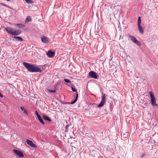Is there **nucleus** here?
Segmentation results:
<instances>
[{
    "mask_svg": "<svg viewBox=\"0 0 158 158\" xmlns=\"http://www.w3.org/2000/svg\"><path fill=\"white\" fill-rule=\"evenodd\" d=\"M102 98V100L100 103L98 105V107L100 108L103 106L106 101V96L105 94H103Z\"/></svg>",
    "mask_w": 158,
    "mask_h": 158,
    "instance_id": "nucleus-4",
    "label": "nucleus"
},
{
    "mask_svg": "<svg viewBox=\"0 0 158 158\" xmlns=\"http://www.w3.org/2000/svg\"><path fill=\"white\" fill-rule=\"evenodd\" d=\"M69 126V125H66L65 127V129H68Z\"/></svg>",
    "mask_w": 158,
    "mask_h": 158,
    "instance_id": "nucleus-28",
    "label": "nucleus"
},
{
    "mask_svg": "<svg viewBox=\"0 0 158 158\" xmlns=\"http://www.w3.org/2000/svg\"><path fill=\"white\" fill-rule=\"evenodd\" d=\"M64 81L66 83H71V81L69 79H64Z\"/></svg>",
    "mask_w": 158,
    "mask_h": 158,
    "instance_id": "nucleus-20",
    "label": "nucleus"
},
{
    "mask_svg": "<svg viewBox=\"0 0 158 158\" xmlns=\"http://www.w3.org/2000/svg\"><path fill=\"white\" fill-rule=\"evenodd\" d=\"M15 26L19 29L23 28L25 27V25L21 23L16 24Z\"/></svg>",
    "mask_w": 158,
    "mask_h": 158,
    "instance_id": "nucleus-12",
    "label": "nucleus"
},
{
    "mask_svg": "<svg viewBox=\"0 0 158 158\" xmlns=\"http://www.w3.org/2000/svg\"><path fill=\"white\" fill-rule=\"evenodd\" d=\"M20 109H21V110H22V111H23L24 109H25L23 107V106H21L20 107Z\"/></svg>",
    "mask_w": 158,
    "mask_h": 158,
    "instance_id": "nucleus-26",
    "label": "nucleus"
},
{
    "mask_svg": "<svg viewBox=\"0 0 158 158\" xmlns=\"http://www.w3.org/2000/svg\"><path fill=\"white\" fill-rule=\"evenodd\" d=\"M48 90L51 93H53L56 92V91L54 90H50L49 89Z\"/></svg>",
    "mask_w": 158,
    "mask_h": 158,
    "instance_id": "nucleus-25",
    "label": "nucleus"
},
{
    "mask_svg": "<svg viewBox=\"0 0 158 158\" xmlns=\"http://www.w3.org/2000/svg\"><path fill=\"white\" fill-rule=\"evenodd\" d=\"M138 29L139 32L142 34L144 33V31L142 27L141 26V25H138Z\"/></svg>",
    "mask_w": 158,
    "mask_h": 158,
    "instance_id": "nucleus-14",
    "label": "nucleus"
},
{
    "mask_svg": "<svg viewBox=\"0 0 158 158\" xmlns=\"http://www.w3.org/2000/svg\"><path fill=\"white\" fill-rule=\"evenodd\" d=\"M144 156V154H143V156H142V157H143V156Z\"/></svg>",
    "mask_w": 158,
    "mask_h": 158,
    "instance_id": "nucleus-31",
    "label": "nucleus"
},
{
    "mask_svg": "<svg viewBox=\"0 0 158 158\" xmlns=\"http://www.w3.org/2000/svg\"><path fill=\"white\" fill-rule=\"evenodd\" d=\"M26 2L28 4H32L33 3V2L31 0H25Z\"/></svg>",
    "mask_w": 158,
    "mask_h": 158,
    "instance_id": "nucleus-19",
    "label": "nucleus"
},
{
    "mask_svg": "<svg viewBox=\"0 0 158 158\" xmlns=\"http://www.w3.org/2000/svg\"><path fill=\"white\" fill-rule=\"evenodd\" d=\"M27 144L29 145L31 147L35 148L37 147L36 145L35 144H34L33 142L32 141L30 140L29 139H27Z\"/></svg>",
    "mask_w": 158,
    "mask_h": 158,
    "instance_id": "nucleus-7",
    "label": "nucleus"
},
{
    "mask_svg": "<svg viewBox=\"0 0 158 158\" xmlns=\"http://www.w3.org/2000/svg\"><path fill=\"white\" fill-rule=\"evenodd\" d=\"M38 119L39 121L42 124V125H44L45 123L44 122L43 118L41 117V116H40V117H38Z\"/></svg>",
    "mask_w": 158,
    "mask_h": 158,
    "instance_id": "nucleus-15",
    "label": "nucleus"
},
{
    "mask_svg": "<svg viewBox=\"0 0 158 158\" xmlns=\"http://www.w3.org/2000/svg\"><path fill=\"white\" fill-rule=\"evenodd\" d=\"M13 151L14 153L19 156L21 157H24V155L21 151L16 149H14Z\"/></svg>",
    "mask_w": 158,
    "mask_h": 158,
    "instance_id": "nucleus-6",
    "label": "nucleus"
},
{
    "mask_svg": "<svg viewBox=\"0 0 158 158\" xmlns=\"http://www.w3.org/2000/svg\"><path fill=\"white\" fill-rule=\"evenodd\" d=\"M144 105L145 106H146L148 105V104L145 103L144 104Z\"/></svg>",
    "mask_w": 158,
    "mask_h": 158,
    "instance_id": "nucleus-30",
    "label": "nucleus"
},
{
    "mask_svg": "<svg viewBox=\"0 0 158 158\" xmlns=\"http://www.w3.org/2000/svg\"><path fill=\"white\" fill-rule=\"evenodd\" d=\"M71 89L73 91V92H77V89L74 88L73 87H71Z\"/></svg>",
    "mask_w": 158,
    "mask_h": 158,
    "instance_id": "nucleus-24",
    "label": "nucleus"
},
{
    "mask_svg": "<svg viewBox=\"0 0 158 158\" xmlns=\"http://www.w3.org/2000/svg\"><path fill=\"white\" fill-rule=\"evenodd\" d=\"M89 75L90 77L95 79H97L98 78L97 76L96 73L93 71H90L89 73Z\"/></svg>",
    "mask_w": 158,
    "mask_h": 158,
    "instance_id": "nucleus-5",
    "label": "nucleus"
},
{
    "mask_svg": "<svg viewBox=\"0 0 158 158\" xmlns=\"http://www.w3.org/2000/svg\"><path fill=\"white\" fill-rule=\"evenodd\" d=\"M35 114H36L37 118L40 116V115L39 114L38 112L36 110L35 111Z\"/></svg>",
    "mask_w": 158,
    "mask_h": 158,
    "instance_id": "nucleus-23",
    "label": "nucleus"
},
{
    "mask_svg": "<svg viewBox=\"0 0 158 158\" xmlns=\"http://www.w3.org/2000/svg\"><path fill=\"white\" fill-rule=\"evenodd\" d=\"M5 29L8 34L13 36L19 35L22 33V31L20 30H15L10 27H7Z\"/></svg>",
    "mask_w": 158,
    "mask_h": 158,
    "instance_id": "nucleus-2",
    "label": "nucleus"
},
{
    "mask_svg": "<svg viewBox=\"0 0 158 158\" xmlns=\"http://www.w3.org/2000/svg\"><path fill=\"white\" fill-rule=\"evenodd\" d=\"M0 97L2 98L3 97V96L2 94L0 92Z\"/></svg>",
    "mask_w": 158,
    "mask_h": 158,
    "instance_id": "nucleus-29",
    "label": "nucleus"
},
{
    "mask_svg": "<svg viewBox=\"0 0 158 158\" xmlns=\"http://www.w3.org/2000/svg\"><path fill=\"white\" fill-rule=\"evenodd\" d=\"M55 53L54 52H52L51 50L48 51L47 53V55L50 58H52L55 56Z\"/></svg>",
    "mask_w": 158,
    "mask_h": 158,
    "instance_id": "nucleus-8",
    "label": "nucleus"
},
{
    "mask_svg": "<svg viewBox=\"0 0 158 158\" xmlns=\"http://www.w3.org/2000/svg\"><path fill=\"white\" fill-rule=\"evenodd\" d=\"M41 40L44 43H47L49 42L48 38L46 36H44L41 38Z\"/></svg>",
    "mask_w": 158,
    "mask_h": 158,
    "instance_id": "nucleus-9",
    "label": "nucleus"
},
{
    "mask_svg": "<svg viewBox=\"0 0 158 158\" xmlns=\"http://www.w3.org/2000/svg\"><path fill=\"white\" fill-rule=\"evenodd\" d=\"M43 118L46 121H48L49 122H51V119L48 116L45 115H43Z\"/></svg>",
    "mask_w": 158,
    "mask_h": 158,
    "instance_id": "nucleus-13",
    "label": "nucleus"
},
{
    "mask_svg": "<svg viewBox=\"0 0 158 158\" xmlns=\"http://www.w3.org/2000/svg\"><path fill=\"white\" fill-rule=\"evenodd\" d=\"M127 36L132 41L138 46H140L141 45V44L136 39L135 36L129 34H127Z\"/></svg>",
    "mask_w": 158,
    "mask_h": 158,
    "instance_id": "nucleus-3",
    "label": "nucleus"
},
{
    "mask_svg": "<svg viewBox=\"0 0 158 158\" xmlns=\"http://www.w3.org/2000/svg\"><path fill=\"white\" fill-rule=\"evenodd\" d=\"M149 94H150L151 99L155 98L153 95V94L152 91H150L149 92Z\"/></svg>",
    "mask_w": 158,
    "mask_h": 158,
    "instance_id": "nucleus-21",
    "label": "nucleus"
},
{
    "mask_svg": "<svg viewBox=\"0 0 158 158\" xmlns=\"http://www.w3.org/2000/svg\"><path fill=\"white\" fill-rule=\"evenodd\" d=\"M151 102L152 106H158L157 104L156 103V100L155 98L151 99Z\"/></svg>",
    "mask_w": 158,
    "mask_h": 158,
    "instance_id": "nucleus-11",
    "label": "nucleus"
},
{
    "mask_svg": "<svg viewBox=\"0 0 158 158\" xmlns=\"http://www.w3.org/2000/svg\"><path fill=\"white\" fill-rule=\"evenodd\" d=\"M23 113L26 114L28 115V113L26 109H25L23 111Z\"/></svg>",
    "mask_w": 158,
    "mask_h": 158,
    "instance_id": "nucleus-22",
    "label": "nucleus"
},
{
    "mask_svg": "<svg viewBox=\"0 0 158 158\" xmlns=\"http://www.w3.org/2000/svg\"><path fill=\"white\" fill-rule=\"evenodd\" d=\"M1 5L3 6H4L6 7H8V6L6 4H3V3H1Z\"/></svg>",
    "mask_w": 158,
    "mask_h": 158,
    "instance_id": "nucleus-27",
    "label": "nucleus"
},
{
    "mask_svg": "<svg viewBox=\"0 0 158 158\" xmlns=\"http://www.w3.org/2000/svg\"><path fill=\"white\" fill-rule=\"evenodd\" d=\"M13 38L15 39V41H22L23 40V39L19 36H14Z\"/></svg>",
    "mask_w": 158,
    "mask_h": 158,
    "instance_id": "nucleus-10",
    "label": "nucleus"
},
{
    "mask_svg": "<svg viewBox=\"0 0 158 158\" xmlns=\"http://www.w3.org/2000/svg\"><path fill=\"white\" fill-rule=\"evenodd\" d=\"M78 97V94L77 93L76 96L75 100L73 101L72 102L70 103V104H73L77 102V100Z\"/></svg>",
    "mask_w": 158,
    "mask_h": 158,
    "instance_id": "nucleus-16",
    "label": "nucleus"
},
{
    "mask_svg": "<svg viewBox=\"0 0 158 158\" xmlns=\"http://www.w3.org/2000/svg\"><path fill=\"white\" fill-rule=\"evenodd\" d=\"M23 65L26 68L28 71L31 73H37L42 72V70L38 65H35L33 64L26 63H23Z\"/></svg>",
    "mask_w": 158,
    "mask_h": 158,
    "instance_id": "nucleus-1",
    "label": "nucleus"
},
{
    "mask_svg": "<svg viewBox=\"0 0 158 158\" xmlns=\"http://www.w3.org/2000/svg\"><path fill=\"white\" fill-rule=\"evenodd\" d=\"M31 19L30 16H28L27 17L26 20L25 22L26 23H28L29 22L31 21Z\"/></svg>",
    "mask_w": 158,
    "mask_h": 158,
    "instance_id": "nucleus-17",
    "label": "nucleus"
},
{
    "mask_svg": "<svg viewBox=\"0 0 158 158\" xmlns=\"http://www.w3.org/2000/svg\"><path fill=\"white\" fill-rule=\"evenodd\" d=\"M141 18L140 17H139L138 19V25H141Z\"/></svg>",
    "mask_w": 158,
    "mask_h": 158,
    "instance_id": "nucleus-18",
    "label": "nucleus"
}]
</instances>
